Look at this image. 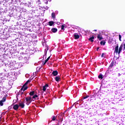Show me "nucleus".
Returning a JSON list of instances; mask_svg holds the SVG:
<instances>
[{
  "label": "nucleus",
  "instance_id": "nucleus-1",
  "mask_svg": "<svg viewBox=\"0 0 125 125\" xmlns=\"http://www.w3.org/2000/svg\"><path fill=\"white\" fill-rule=\"evenodd\" d=\"M123 44H121L119 48V44L116 45V46L115 48L114 52L115 53H118L119 55H120V53H121V52L122 51V50H123Z\"/></svg>",
  "mask_w": 125,
  "mask_h": 125
},
{
  "label": "nucleus",
  "instance_id": "nucleus-2",
  "mask_svg": "<svg viewBox=\"0 0 125 125\" xmlns=\"http://www.w3.org/2000/svg\"><path fill=\"white\" fill-rule=\"evenodd\" d=\"M28 89V86H24V85H23V86H22V87L21 88V89L20 90L19 92H21V95H22V94H23L24 91H25V90H27Z\"/></svg>",
  "mask_w": 125,
  "mask_h": 125
},
{
  "label": "nucleus",
  "instance_id": "nucleus-3",
  "mask_svg": "<svg viewBox=\"0 0 125 125\" xmlns=\"http://www.w3.org/2000/svg\"><path fill=\"white\" fill-rule=\"evenodd\" d=\"M25 100H26V102H27L26 103L27 105H28V104H30V103H31L32 102V97H27L25 98Z\"/></svg>",
  "mask_w": 125,
  "mask_h": 125
},
{
  "label": "nucleus",
  "instance_id": "nucleus-4",
  "mask_svg": "<svg viewBox=\"0 0 125 125\" xmlns=\"http://www.w3.org/2000/svg\"><path fill=\"white\" fill-rule=\"evenodd\" d=\"M114 65H116V61L113 60L111 63H110V64L109 66V69H112V68H113V67H114Z\"/></svg>",
  "mask_w": 125,
  "mask_h": 125
},
{
  "label": "nucleus",
  "instance_id": "nucleus-5",
  "mask_svg": "<svg viewBox=\"0 0 125 125\" xmlns=\"http://www.w3.org/2000/svg\"><path fill=\"white\" fill-rule=\"evenodd\" d=\"M97 39L99 41H102V40H103V37H102V35L101 34H98Z\"/></svg>",
  "mask_w": 125,
  "mask_h": 125
},
{
  "label": "nucleus",
  "instance_id": "nucleus-6",
  "mask_svg": "<svg viewBox=\"0 0 125 125\" xmlns=\"http://www.w3.org/2000/svg\"><path fill=\"white\" fill-rule=\"evenodd\" d=\"M13 109L14 110H15V111H17V110H18V109L19 108V105L18 104H15L13 106Z\"/></svg>",
  "mask_w": 125,
  "mask_h": 125
},
{
  "label": "nucleus",
  "instance_id": "nucleus-7",
  "mask_svg": "<svg viewBox=\"0 0 125 125\" xmlns=\"http://www.w3.org/2000/svg\"><path fill=\"white\" fill-rule=\"evenodd\" d=\"M52 75H53V76L54 77L57 76V75H58V71H57V70L53 71L52 73Z\"/></svg>",
  "mask_w": 125,
  "mask_h": 125
},
{
  "label": "nucleus",
  "instance_id": "nucleus-8",
  "mask_svg": "<svg viewBox=\"0 0 125 125\" xmlns=\"http://www.w3.org/2000/svg\"><path fill=\"white\" fill-rule=\"evenodd\" d=\"M55 80L56 81H57L58 83L59 81H61V78H60V76H56L55 78Z\"/></svg>",
  "mask_w": 125,
  "mask_h": 125
},
{
  "label": "nucleus",
  "instance_id": "nucleus-9",
  "mask_svg": "<svg viewBox=\"0 0 125 125\" xmlns=\"http://www.w3.org/2000/svg\"><path fill=\"white\" fill-rule=\"evenodd\" d=\"M21 107V108H24L25 107V104L23 103H19V107Z\"/></svg>",
  "mask_w": 125,
  "mask_h": 125
},
{
  "label": "nucleus",
  "instance_id": "nucleus-10",
  "mask_svg": "<svg viewBox=\"0 0 125 125\" xmlns=\"http://www.w3.org/2000/svg\"><path fill=\"white\" fill-rule=\"evenodd\" d=\"M46 87H48V84H46L45 85H44L43 86V89H42L43 91H45V90H46Z\"/></svg>",
  "mask_w": 125,
  "mask_h": 125
},
{
  "label": "nucleus",
  "instance_id": "nucleus-11",
  "mask_svg": "<svg viewBox=\"0 0 125 125\" xmlns=\"http://www.w3.org/2000/svg\"><path fill=\"white\" fill-rule=\"evenodd\" d=\"M74 39L75 40H78V39H80V35H79L78 34H75Z\"/></svg>",
  "mask_w": 125,
  "mask_h": 125
},
{
  "label": "nucleus",
  "instance_id": "nucleus-12",
  "mask_svg": "<svg viewBox=\"0 0 125 125\" xmlns=\"http://www.w3.org/2000/svg\"><path fill=\"white\" fill-rule=\"evenodd\" d=\"M93 40H94V36H92L88 39V41H90V42H94V41Z\"/></svg>",
  "mask_w": 125,
  "mask_h": 125
},
{
  "label": "nucleus",
  "instance_id": "nucleus-13",
  "mask_svg": "<svg viewBox=\"0 0 125 125\" xmlns=\"http://www.w3.org/2000/svg\"><path fill=\"white\" fill-rule=\"evenodd\" d=\"M51 31L52 32V33H56V32H57L58 29L57 28H53L51 29Z\"/></svg>",
  "mask_w": 125,
  "mask_h": 125
},
{
  "label": "nucleus",
  "instance_id": "nucleus-14",
  "mask_svg": "<svg viewBox=\"0 0 125 125\" xmlns=\"http://www.w3.org/2000/svg\"><path fill=\"white\" fill-rule=\"evenodd\" d=\"M29 95L30 96H34L35 95V91H32L29 92Z\"/></svg>",
  "mask_w": 125,
  "mask_h": 125
},
{
  "label": "nucleus",
  "instance_id": "nucleus-15",
  "mask_svg": "<svg viewBox=\"0 0 125 125\" xmlns=\"http://www.w3.org/2000/svg\"><path fill=\"white\" fill-rule=\"evenodd\" d=\"M51 16H52V18H53V19H55V18H56L55 13L53 12L51 14Z\"/></svg>",
  "mask_w": 125,
  "mask_h": 125
},
{
  "label": "nucleus",
  "instance_id": "nucleus-16",
  "mask_svg": "<svg viewBox=\"0 0 125 125\" xmlns=\"http://www.w3.org/2000/svg\"><path fill=\"white\" fill-rule=\"evenodd\" d=\"M48 23H49V26H53V24H54V21H49Z\"/></svg>",
  "mask_w": 125,
  "mask_h": 125
},
{
  "label": "nucleus",
  "instance_id": "nucleus-17",
  "mask_svg": "<svg viewBox=\"0 0 125 125\" xmlns=\"http://www.w3.org/2000/svg\"><path fill=\"white\" fill-rule=\"evenodd\" d=\"M105 43H106V42L104 41H102L100 42V44L101 45H104L105 44Z\"/></svg>",
  "mask_w": 125,
  "mask_h": 125
},
{
  "label": "nucleus",
  "instance_id": "nucleus-18",
  "mask_svg": "<svg viewBox=\"0 0 125 125\" xmlns=\"http://www.w3.org/2000/svg\"><path fill=\"white\" fill-rule=\"evenodd\" d=\"M98 78H99V79H101V80H102V79H103V75L102 74H100L98 76Z\"/></svg>",
  "mask_w": 125,
  "mask_h": 125
},
{
  "label": "nucleus",
  "instance_id": "nucleus-19",
  "mask_svg": "<svg viewBox=\"0 0 125 125\" xmlns=\"http://www.w3.org/2000/svg\"><path fill=\"white\" fill-rule=\"evenodd\" d=\"M38 97V95H35L33 96L32 98H33V99H36V98H37Z\"/></svg>",
  "mask_w": 125,
  "mask_h": 125
},
{
  "label": "nucleus",
  "instance_id": "nucleus-20",
  "mask_svg": "<svg viewBox=\"0 0 125 125\" xmlns=\"http://www.w3.org/2000/svg\"><path fill=\"white\" fill-rule=\"evenodd\" d=\"M6 100V98L5 97H3L2 100H1V101H2V102H5V101Z\"/></svg>",
  "mask_w": 125,
  "mask_h": 125
},
{
  "label": "nucleus",
  "instance_id": "nucleus-21",
  "mask_svg": "<svg viewBox=\"0 0 125 125\" xmlns=\"http://www.w3.org/2000/svg\"><path fill=\"white\" fill-rule=\"evenodd\" d=\"M88 97H90V96L87 95V96H86L85 97H83V99H86V98H88Z\"/></svg>",
  "mask_w": 125,
  "mask_h": 125
},
{
  "label": "nucleus",
  "instance_id": "nucleus-22",
  "mask_svg": "<svg viewBox=\"0 0 125 125\" xmlns=\"http://www.w3.org/2000/svg\"><path fill=\"white\" fill-rule=\"evenodd\" d=\"M119 41L120 42H122V36L121 35H119Z\"/></svg>",
  "mask_w": 125,
  "mask_h": 125
},
{
  "label": "nucleus",
  "instance_id": "nucleus-23",
  "mask_svg": "<svg viewBox=\"0 0 125 125\" xmlns=\"http://www.w3.org/2000/svg\"><path fill=\"white\" fill-rule=\"evenodd\" d=\"M0 105L3 106V102L2 101H0Z\"/></svg>",
  "mask_w": 125,
  "mask_h": 125
},
{
  "label": "nucleus",
  "instance_id": "nucleus-24",
  "mask_svg": "<svg viewBox=\"0 0 125 125\" xmlns=\"http://www.w3.org/2000/svg\"><path fill=\"white\" fill-rule=\"evenodd\" d=\"M56 120V117H55V116H53L52 121H55Z\"/></svg>",
  "mask_w": 125,
  "mask_h": 125
},
{
  "label": "nucleus",
  "instance_id": "nucleus-25",
  "mask_svg": "<svg viewBox=\"0 0 125 125\" xmlns=\"http://www.w3.org/2000/svg\"><path fill=\"white\" fill-rule=\"evenodd\" d=\"M44 2L45 4H48V1L47 0H44Z\"/></svg>",
  "mask_w": 125,
  "mask_h": 125
},
{
  "label": "nucleus",
  "instance_id": "nucleus-26",
  "mask_svg": "<svg viewBox=\"0 0 125 125\" xmlns=\"http://www.w3.org/2000/svg\"><path fill=\"white\" fill-rule=\"evenodd\" d=\"M50 59V57H49L47 58V59L45 60V63H46V62H47V61H48V60H49V59Z\"/></svg>",
  "mask_w": 125,
  "mask_h": 125
},
{
  "label": "nucleus",
  "instance_id": "nucleus-27",
  "mask_svg": "<svg viewBox=\"0 0 125 125\" xmlns=\"http://www.w3.org/2000/svg\"><path fill=\"white\" fill-rule=\"evenodd\" d=\"M64 28H65V25H62L61 27V30H64Z\"/></svg>",
  "mask_w": 125,
  "mask_h": 125
},
{
  "label": "nucleus",
  "instance_id": "nucleus-28",
  "mask_svg": "<svg viewBox=\"0 0 125 125\" xmlns=\"http://www.w3.org/2000/svg\"><path fill=\"white\" fill-rule=\"evenodd\" d=\"M28 82H26L23 85L24 86H27V85H28Z\"/></svg>",
  "mask_w": 125,
  "mask_h": 125
},
{
  "label": "nucleus",
  "instance_id": "nucleus-29",
  "mask_svg": "<svg viewBox=\"0 0 125 125\" xmlns=\"http://www.w3.org/2000/svg\"><path fill=\"white\" fill-rule=\"evenodd\" d=\"M38 4H42V2H41V0H38Z\"/></svg>",
  "mask_w": 125,
  "mask_h": 125
},
{
  "label": "nucleus",
  "instance_id": "nucleus-30",
  "mask_svg": "<svg viewBox=\"0 0 125 125\" xmlns=\"http://www.w3.org/2000/svg\"><path fill=\"white\" fill-rule=\"evenodd\" d=\"M104 55H105V53H103L101 55V57H104Z\"/></svg>",
  "mask_w": 125,
  "mask_h": 125
},
{
  "label": "nucleus",
  "instance_id": "nucleus-31",
  "mask_svg": "<svg viewBox=\"0 0 125 125\" xmlns=\"http://www.w3.org/2000/svg\"><path fill=\"white\" fill-rule=\"evenodd\" d=\"M26 83H31V81H30V80H27V81H26Z\"/></svg>",
  "mask_w": 125,
  "mask_h": 125
},
{
  "label": "nucleus",
  "instance_id": "nucleus-32",
  "mask_svg": "<svg viewBox=\"0 0 125 125\" xmlns=\"http://www.w3.org/2000/svg\"><path fill=\"white\" fill-rule=\"evenodd\" d=\"M124 50H125V43L124 44Z\"/></svg>",
  "mask_w": 125,
  "mask_h": 125
},
{
  "label": "nucleus",
  "instance_id": "nucleus-33",
  "mask_svg": "<svg viewBox=\"0 0 125 125\" xmlns=\"http://www.w3.org/2000/svg\"><path fill=\"white\" fill-rule=\"evenodd\" d=\"M45 64H46V63H45V62H43V65H45Z\"/></svg>",
  "mask_w": 125,
  "mask_h": 125
},
{
  "label": "nucleus",
  "instance_id": "nucleus-34",
  "mask_svg": "<svg viewBox=\"0 0 125 125\" xmlns=\"http://www.w3.org/2000/svg\"><path fill=\"white\" fill-rule=\"evenodd\" d=\"M98 49H99V47L97 48V51H98Z\"/></svg>",
  "mask_w": 125,
  "mask_h": 125
},
{
  "label": "nucleus",
  "instance_id": "nucleus-35",
  "mask_svg": "<svg viewBox=\"0 0 125 125\" xmlns=\"http://www.w3.org/2000/svg\"><path fill=\"white\" fill-rule=\"evenodd\" d=\"M94 32H97V30L95 29V30H94Z\"/></svg>",
  "mask_w": 125,
  "mask_h": 125
},
{
  "label": "nucleus",
  "instance_id": "nucleus-36",
  "mask_svg": "<svg viewBox=\"0 0 125 125\" xmlns=\"http://www.w3.org/2000/svg\"><path fill=\"white\" fill-rule=\"evenodd\" d=\"M33 79H34L33 78H31V79H30V81H32V80H33Z\"/></svg>",
  "mask_w": 125,
  "mask_h": 125
},
{
  "label": "nucleus",
  "instance_id": "nucleus-37",
  "mask_svg": "<svg viewBox=\"0 0 125 125\" xmlns=\"http://www.w3.org/2000/svg\"><path fill=\"white\" fill-rule=\"evenodd\" d=\"M47 1L50 2L51 1V0H47Z\"/></svg>",
  "mask_w": 125,
  "mask_h": 125
},
{
  "label": "nucleus",
  "instance_id": "nucleus-38",
  "mask_svg": "<svg viewBox=\"0 0 125 125\" xmlns=\"http://www.w3.org/2000/svg\"><path fill=\"white\" fill-rule=\"evenodd\" d=\"M25 96H26V95H27L25 94Z\"/></svg>",
  "mask_w": 125,
  "mask_h": 125
}]
</instances>
